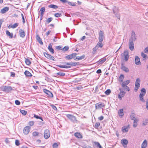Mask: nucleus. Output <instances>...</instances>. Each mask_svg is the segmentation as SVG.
<instances>
[{
	"label": "nucleus",
	"mask_w": 148,
	"mask_h": 148,
	"mask_svg": "<svg viewBox=\"0 0 148 148\" xmlns=\"http://www.w3.org/2000/svg\"><path fill=\"white\" fill-rule=\"evenodd\" d=\"M18 25L19 23H14L13 25L10 24L9 25L8 27L9 28H15L16 27L18 26Z\"/></svg>",
	"instance_id": "18"
},
{
	"label": "nucleus",
	"mask_w": 148,
	"mask_h": 148,
	"mask_svg": "<svg viewBox=\"0 0 148 148\" xmlns=\"http://www.w3.org/2000/svg\"><path fill=\"white\" fill-rule=\"evenodd\" d=\"M57 74L59 75L63 76L65 75V73L62 72H58L57 73Z\"/></svg>",
	"instance_id": "48"
},
{
	"label": "nucleus",
	"mask_w": 148,
	"mask_h": 148,
	"mask_svg": "<svg viewBox=\"0 0 148 148\" xmlns=\"http://www.w3.org/2000/svg\"><path fill=\"white\" fill-rule=\"evenodd\" d=\"M51 106L53 110H57V108L56 107V106H54L53 105H51Z\"/></svg>",
	"instance_id": "61"
},
{
	"label": "nucleus",
	"mask_w": 148,
	"mask_h": 148,
	"mask_svg": "<svg viewBox=\"0 0 148 148\" xmlns=\"http://www.w3.org/2000/svg\"><path fill=\"white\" fill-rule=\"evenodd\" d=\"M135 114H132L130 115V118L132 120H134L135 119Z\"/></svg>",
	"instance_id": "49"
},
{
	"label": "nucleus",
	"mask_w": 148,
	"mask_h": 148,
	"mask_svg": "<svg viewBox=\"0 0 148 148\" xmlns=\"http://www.w3.org/2000/svg\"><path fill=\"white\" fill-rule=\"evenodd\" d=\"M26 76L28 77H30L32 76V75L31 73L28 71H26L24 72Z\"/></svg>",
	"instance_id": "27"
},
{
	"label": "nucleus",
	"mask_w": 148,
	"mask_h": 148,
	"mask_svg": "<svg viewBox=\"0 0 148 148\" xmlns=\"http://www.w3.org/2000/svg\"><path fill=\"white\" fill-rule=\"evenodd\" d=\"M66 117L70 121L73 123L76 122L77 121L76 117L70 114H67L66 115Z\"/></svg>",
	"instance_id": "1"
},
{
	"label": "nucleus",
	"mask_w": 148,
	"mask_h": 148,
	"mask_svg": "<svg viewBox=\"0 0 148 148\" xmlns=\"http://www.w3.org/2000/svg\"><path fill=\"white\" fill-rule=\"evenodd\" d=\"M85 56L84 55H83L80 57L77 56V57H76V59H75V60H82V59H84L85 58Z\"/></svg>",
	"instance_id": "29"
},
{
	"label": "nucleus",
	"mask_w": 148,
	"mask_h": 148,
	"mask_svg": "<svg viewBox=\"0 0 148 148\" xmlns=\"http://www.w3.org/2000/svg\"><path fill=\"white\" fill-rule=\"evenodd\" d=\"M124 78V76L123 75L121 74L120 76L119 79V81L120 82H122L123 81Z\"/></svg>",
	"instance_id": "35"
},
{
	"label": "nucleus",
	"mask_w": 148,
	"mask_h": 148,
	"mask_svg": "<svg viewBox=\"0 0 148 148\" xmlns=\"http://www.w3.org/2000/svg\"><path fill=\"white\" fill-rule=\"evenodd\" d=\"M144 52L147 53L148 52V47H146L144 50Z\"/></svg>",
	"instance_id": "63"
},
{
	"label": "nucleus",
	"mask_w": 148,
	"mask_h": 148,
	"mask_svg": "<svg viewBox=\"0 0 148 148\" xmlns=\"http://www.w3.org/2000/svg\"><path fill=\"white\" fill-rule=\"evenodd\" d=\"M147 146V141L146 140H145L141 144V148H146Z\"/></svg>",
	"instance_id": "20"
},
{
	"label": "nucleus",
	"mask_w": 148,
	"mask_h": 148,
	"mask_svg": "<svg viewBox=\"0 0 148 148\" xmlns=\"http://www.w3.org/2000/svg\"><path fill=\"white\" fill-rule=\"evenodd\" d=\"M45 8L44 7H42L40 9V11L41 12L44 13L45 12Z\"/></svg>",
	"instance_id": "52"
},
{
	"label": "nucleus",
	"mask_w": 148,
	"mask_h": 148,
	"mask_svg": "<svg viewBox=\"0 0 148 148\" xmlns=\"http://www.w3.org/2000/svg\"><path fill=\"white\" fill-rule=\"evenodd\" d=\"M113 13L117 17V18L119 19L120 17V14L119 13H116L114 9H113Z\"/></svg>",
	"instance_id": "31"
},
{
	"label": "nucleus",
	"mask_w": 148,
	"mask_h": 148,
	"mask_svg": "<svg viewBox=\"0 0 148 148\" xmlns=\"http://www.w3.org/2000/svg\"><path fill=\"white\" fill-rule=\"evenodd\" d=\"M15 143L16 146H18L20 144L19 140H15Z\"/></svg>",
	"instance_id": "58"
},
{
	"label": "nucleus",
	"mask_w": 148,
	"mask_h": 148,
	"mask_svg": "<svg viewBox=\"0 0 148 148\" xmlns=\"http://www.w3.org/2000/svg\"><path fill=\"white\" fill-rule=\"evenodd\" d=\"M130 82V80H127L126 81L123 82L122 84V86L124 88Z\"/></svg>",
	"instance_id": "17"
},
{
	"label": "nucleus",
	"mask_w": 148,
	"mask_h": 148,
	"mask_svg": "<svg viewBox=\"0 0 148 148\" xmlns=\"http://www.w3.org/2000/svg\"><path fill=\"white\" fill-rule=\"evenodd\" d=\"M45 56L47 58L52 60H55V58L52 56L47 53H44Z\"/></svg>",
	"instance_id": "8"
},
{
	"label": "nucleus",
	"mask_w": 148,
	"mask_h": 148,
	"mask_svg": "<svg viewBox=\"0 0 148 148\" xmlns=\"http://www.w3.org/2000/svg\"><path fill=\"white\" fill-rule=\"evenodd\" d=\"M69 47L68 46H65L62 49V50L63 51H67L69 49Z\"/></svg>",
	"instance_id": "41"
},
{
	"label": "nucleus",
	"mask_w": 148,
	"mask_h": 148,
	"mask_svg": "<svg viewBox=\"0 0 148 148\" xmlns=\"http://www.w3.org/2000/svg\"><path fill=\"white\" fill-rule=\"evenodd\" d=\"M48 7L54 9H56L58 8V6L53 4H51L48 5Z\"/></svg>",
	"instance_id": "25"
},
{
	"label": "nucleus",
	"mask_w": 148,
	"mask_h": 148,
	"mask_svg": "<svg viewBox=\"0 0 148 148\" xmlns=\"http://www.w3.org/2000/svg\"><path fill=\"white\" fill-rule=\"evenodd\" d=\"M6 34L7 36H10L11 38L13 37V34L11 33L8 31L7 30L6 31Z\"/></svg>",
	"instance_id": "34"
},
{
	"label": "nucleus",
	"mask_w": 148,
	"mask_h": 148,
	"mask_svg": "<svg viewBox=\"0 0 148 148\" xmlns=\"http://www.w3.org/2000/svg\"><path fill=\"white\" fill-rule=\"evenodd\" d=\"M140 79L138 78L136 79V80L135 82V86L138 87H140Z\"/></svg>",
	"instance_id": "22"
},
{
	"label": "nucleus",
	"mask_w": 148,
	"mask_h": 148,
	"mask_svg": "<svg viewBox=\"0 0 148 148\" xmlns=\"http://www.w3.org/2000/svg\"><path fill=\"white\" fill-rule=\"evenodd\" d=\"M54 16H55L57 17H59L60 16H61V14L60 13H56L54 14Z\"/></svg>",
	"instance_id": "51"
},
{
	"label": "nucleus",
	"mask_w": 148,
	"mask_h": 148,
	"mask_svg": "<svg viewBox=\"0 0 148 148\" xmlns=\"http://www.w3.org/2000/svg\"><path fill=\"white\" fill-rule=\"evenodd\" d=\"M65 64L66 65H69V66H75L76 65H77L78 64V63L73 62H72L66 63Z\"/></svg>",
	"instance_id": "19"
},
{
	"label": "nucleus",
	"mask_w": 148,
	"mask_h": 148,
	"mask_svg": "<svg viewBox=\"0 0 148 148\" xmlns=\"http://www.w3.org/2000/svg\"><path fill=\"white\" fill-rule=\"evenodd\" d=\"M148 120L147 119H146L145 120V121H143V122L142 124L143 125H144V126L145 125H147V123H148Z\"/></svg>",
	"instance_id": "54"
},
{
	"label": "nucleus",
	"mask_w": 148,
	"mask_h": 148,
	"mask_svg": "<svg viewBox=\"0 0 148 148\" xmlns=\"http://www.w3.org/2000/svg\"><path fill=\"white\" fill-rule=\"evenodd\" d=\"M125 87V90L126 91H129L130 90V88L127 86H125V87Z\"/></svg>",
	"instance_id": "55"
},
{
	"label": "nucleus",
	"mask_w": 148,
	"mask_h": 148,
	"mask_svg": "<svg viewBox=\"0 0 148 148\" xmlns=\"http://www.w3.org/2000/svg\"><path fill=\"white\" fill-rule=\"evenodd\" d=\"M36 39L38 40V42L41 45H42L43 44V43L42 42L40 38V36H39V35H37L36 36Z\"/></svg>",
	"instance_id": "24"
},
{
	"label": "nucleus",
	"mask_w": 148,
	"mask_h": 148,
	"mask_svg": "<svg viewBox=\"0 0 148 148\" xmlns=\"http://www.w3.org/2000/svg\"><path fill=\"white\" fill-rule=\"evenodd\" d=\"M102 42H100V41H99V42L97 43V45H96V46L98 47L99 48V47L100 48H101L103 46V44L102 43Z\"/></svg>",
	"instance_id": "32"
},
{
	"label": "nucleus",
	"mask_w": 148,
	"mask_h": 148,
	"mask_svg": "<svg viewBox=\"0 0 148 148\" xmlns=\"http://www.w3.org/2000/svg\"><path fill=\"white\" fill-rule=\"evenodd\" d=\"M121 142L124 148H126L127 147V145L128 143V140L127 139H123L121 140Z\"/></svg>",
	"instance_id": "9"
},
{
	"label": "nucleus",
	"mask_w": 148,
	"mask_h": 148,
	"mask_svg": "<svg viewBox=\"0 0 148 148\" xmlns=\"http://www.w3.org/2000/svg\"><path fill=\"white\" fill-rule=\"evenodd\" d=\"M1 89L3 91L6 92L11 90L12 88L10 86H3L1 88Z\"/></svg>",
	"instance_id": "3"
},
{
	"label": "nucleus",
	"mask_w": 148,
	"mask_h": 148,
	"mask_svg": "<svg viewBox=\"0 0 148 148\" xmlns=\"http://www.w3.org/2000/svg\"><path fill=\"white\" fill-rule=\"evenodd\" d=\"M146 106L147 109L148 110V99L146 101Z\"/></svg>",
	"instance_id": "64"
},
{
	"label": "nucleus",
	"mask_w": 148,
	"mask_h": 148,
	"mask_svg": "<svg viewBox=\"0 0 148 148\" xmlns=\"http://www.w3.org/2000/svg\"><path fill=\"white\" fill-rule=\"evenodd\" d=\"M75 136L77 138H82V135L80 133L78 132L75 133L74 134Z\"/></svg>",
	"instance_id": "21"
},
{
	"label": "nucleus",
	"mask_w": 148,
	"mask_h": 148,
	"mask_svg": "<svg viewBox=\"0 0 148 148\" xmlns=\"http://www.w3.org/2000/svg\"><path fill=\"white\" fill-rule=\"evenodd\" d=\"M52 43H50L49 44L48 49L49 51L52 54L54 53V50L52 48Z\"/></svg>",
	"instance_id": "14"
},
{
	"label": "nucleus",
	"mask_w": 148,
	"mask_h": 148,
	"mask_svg": "<svg viewBox=\"0 0 148 148\" xmlns=\"http://www.w3.org/2000/svg\"><path fill=\"white\" fill-rule=\"evenodd\" d=\"M135 62L136 64V65H140L141 64L140 59L138 56H136L135 57Z\"/></svg>",
	"instance_id": "13"
},
{
	"label": "nucleus",
	"mask_w": 148,
	"mask_h": 148,
	"mask_svg": "<svg viewBox=\"0 0 148 148\" xmlns=\"http://www.w3.org/2000/svg\"><path fill=\"white\" fill-rule=\"evenodd\" d=\"M139 87H138L137 86H135V88H134V91L135 92H136L138 90V88H139Z\"/></svg>",
	"instance_id": "62"
},
{
	"label": "nucleus",
	"mask_w": 148,
	"mask_h": 148,
	"mask_svg": "<svg viewBox=\"0 0 148 148\" xmlns=\"http://www.w3.org/2000/svg\"><path fill=\"white\" fill-rule=\"evenodd\" d=\"M95 144L96 145L97 147L99 148H102L99 143L97 142H94Z\"/></svg>",
	"instance_id": "36"
},
{
	"label": "nucleus",
	"mask_w": 148,
	"mask_h": 148,
	"mask_svg": "<svg viewBox=\"0 0 148 148\" xmlns=\"http://www.w3.org/2000/svg\"><path fill=\"white\" fill-rule=\"evenodd\" d=\"M124 60L125 61H127L129 58V53L128 51H125L123 53Z\"/></svg>",
	"instance_id": "6"
},
{
	"label": "nucleus",
	"mask_w": 148,
	"mask_h": 148,
	"mask_svg": "<svg viewBox=\"0 0 148 148\" xmlns=\"http://www.w3.org/2000/svg\"><path fill=\"white\" fill-rule=\"evenodd\" d=\"M58 147V145L57 143H55L53 145V148H57Z\"/></svg>",
	"instance_id": "53"
},
{
	"label": "nucleus",
	"mask_w": 148,
	"mask_h": 148,
	"mask_svg": "<svg viewBox=\"0 0 148 148\" xmlns=\"http://www.w3.org/2000/svg\"><path fill=\"white\" fill-rule=\"evenodd\" d=\"M136 37L134 32L132 31V39L131 40H133L135 41L136 39Z\"/></svg>",
	"instance_id": "23"
},
{
	"label": "nucleus",
	"mask_w": 148,
	"mask_h": 148,
	"mask_svg": "<svg viewBox=\"0 0 148 148\" xmlns=\"http://www.w3.org/2000/svg\"><path fill=\"white\" fill-rule=\"evenodd\" d=\"M145 93H140L139 96L140 100L143 102H145V101L143 97L145 95Z\"/></svg>",
	"instance_id": "16"
},
{
	"label": "nucleus",
	"mask_w": 148,
	"mask_h": 148,
	"mask_svg": "<svg viewBox=\"0 0 148 148\" xmlns=\"http://www.w3.org/2000/svg\"><path fill=\"white\" fill-rule=\"evenodd\" d=\"M82 147L83 148H92L91 146L86 144L84 145Z\"/></svg>",
	"instance_id": "44"
},
{
	"label": "nucleus",
	"mask_w": 148,
	"mask_h": 148,
	"mask_svg": "<svg viewBox=\"0 0 148 148\" xmlns=\"http://www.w3.org/2000/svg\"><path fill=\"white\" fill-rule=\"evenodd\" d=\"M20 112L24 115H25L27 113V112L24 110H20Z\"/></svg>",
	"instance_id": "45"
},
{
	"label": "nucleus",
	"mask_w": 148,
	"mask_h": 148,
	"mask_svg": "<svg viewBox=\"0 0 148 148\" xmlns=\"http://www.w3.org/2000/svg\"><path fill=\"white\" fill-rule=\"evenodd\" d=\"M68 3V4L71 5H72L73 6H75L76 5V4L75 3H72L70 2H69L68 1V2H67Z\"/></svg>",
	"instance_id": "50"
},
{
	"label": "nucleus",
	"mask_w": 148,
	"mask_h": 148,
	"mask_svg": "<svg viewBox=\"0 0 148 148\" xmlns=\"http://www.w3.org/2000/svg\"><path fill=\"white\" fill-rule=\"evenodd\" d=\"M119 114L120 116H122L124 115L123 110L122 109H120L119 111Z\"/></svg>",
	"instance_id": "28"
},
{
	"label": "nucleus",
	"mask_w": 148,
	"mask_h": 148,
	"mask_svg": "<svg viewBox=\"0 0 148 148\" xmlns=\"http://www.w3.org/2000/svg\"><path fill=\"white\" fill-rule=\"evenodd\" d=\"M105 105L103 103H97L95 104V108L96 109H99L101 108L104 107Z\"/></svg>",
	"instance_id": "11"
},
{
	"label": "nucleus",
	"mask_w": 148,
	"mask_h": 148,
	"mask_svg": "<svg viewBox=\"0 0 148 148\" xmlns=\"http://www.w3.org/2000/svg\"><path fill=\"white\" fill-rule=\"evenodd\" d=\"M19 33L20 36L22 38H23L25 37V33L23 30L20 29L19 31Z\"/></svg>",
	"instance_id": "12"
},
{
	"label": "nucleus",
	"mask_w": 148,
	"mask_h": 148,
	"mask_svg": "<svg viewBox=\"0 0 148 148\" xmlns=\"http://www.w3.org/2000/svg\"><path fill=\"white\" fill-rule=\"evenodd\" d=\"M106 60V58L101 59L97 62L98 63L101 64L104 62Z\"/></svg>",
	"instance_id": "33"
},
{
	"label": "nucleus",
	"mask_w": 148,
	"mask_h": 148,
	"mask_svg": "<svg viewBox=\"0 0 148 148\" xmlns=\"http://www.w3.org/2000/svg\"><path fill=\"white\" fill-rule=\"evenodd\" d=\"M30 127L29 126H26L24 127L23 129V133L25 135L27 134L30 131Z\"/></svg>",
	"instance_id": "5"
},
{
	"label": "nucleus",
	"mask_w": 148,
	"mask_h": 148,
	"mask_svg": "<svg viewBox=\"0 0 148 148\" xmlns=\"http://www.w3.org/2000/svg\"><path fill=\"white\" fill-rule=\"evenodd\" d=\"M104 38V33L102 31L100 30L99 32V41L102 42Z\"/></svg>",
	"instance_id": "4"
},
{
	"label": "nucleus",
	"mask_w": 148,
	"mask_h": 148,
	"mask_svg": "<svg viewBox=\"0 0 148 148\" xmlns=\"http://www.w3.org/2000/svg\"><path fill=\"white\" fill-rule=\"evenodd\" d=\"M141 56L142 57H143V60L146 59L147 58V56L145 54H144L143 52H141Z\"/></svg>",
	"instance_id": "37"
},
{
	"label": "nucleus",
	"mask_w": 148,
	"mask_h": 148,
	"mask_svg": "<svg viewBox=\"0 0 148 148\" xmlns=\"http://www.w3.org/2000/svg\"><path fill=\"white\" fill-rule=\"evenodd\" d=\"M121 69L126 73H128L129 71V69L128 68L125 66L123 63L121 64Z\"/></svg>",
	"instance_id": "10"
},
{
	"label": "nucleus",
	"mask_w": 148,
	"mask_h": 148,
	"mask_svg": "<svg viewBox=\"0 0 148 148\" xmlns=\"http://www.w3.org/2000/svg\"><path fill=\"white\" fill-rule=\"evenodd\" d=\"M53 18L51 17H50L48 18L46 21V23L47 24L49 23L50 22H51Z\"/></svg>",
	"instance_id": "39"
},
{
	"label": "nucleus",
	"mask_w": 148,
	"mask_h": 148,
	"mask_svg": "<svg viewBox=\"0 0 148 148\" xmlns=\"http://www.w3.org/2000/svg\"><path fill=\"white\" fill-rule=\"evenodd\" d=\"M46 96L49 97H53V95L52 93H45Z\"/></svg>",
	"instance_id": "43"
},
{
	"label": "nucleus",
	"mask_w": 148,
	"mask_h": 148,
	"mask_svg": "<svg viewBox=\"0 0 148 148\" xmlns=\"http://www.w3.org/2000/svg\"><path fill=\"white\" fill-rule=\"evenodd\" d=\"M25 62L27 65H29L31 64V62L28 59H25Z\"/></svg>",
	"instance_id": "40"
},
{
	"label": "nucleus",
	"mask_w": 148,
	"mask_h": 148,
	"mask_svg": "<svg viewBox=\"0 0 148 148\" xmlns=\"http://www.w3.org/2000/svg\"><path fill=\"white\" fill-rule=\"evenodd\" d=\"M65 58L68 60L72 59L71 54L66 56Z\"/></svg>",
	"instance_id": "46"
},
{
	"label": "nucleus",
	"mask_w": 148,
	"mask_h": 148,
	"mask_svg": "<svg viewBox=\"0 0 148 148\" xmlns=\"http://www.w3.org/2000/svg\"><path fill=\"white\" fill-rule=\"evenodd\" d=\"M58 66L61 68H66V69H68V68H69L71 67V66H66V65L63 66V65H58Z\"/></svg>",
	"instance_id": "30"
},
{
	"label": "nucleus",
	"mask_w": 148,
	"mask_h": 148,
	"mask_svg": "<svg viewBox=\"0 0 148 148\" xmlns=\"http://www.w3.org/2000/svg\"><path fill=\"white\" fill-rule=\"evenodd\" d=\"M127 127H122V131L123 132H128V130H127Z\"/></svg>",
	"instance_id": "47"
},
{
	"label": "nucleus",
	"mask_w": 148,
	"mask_h": 148,
	"mask_svg": "<svg viewBox=\"0 0 148 148\" xmlns=\"http://www.w3.org/2000/svg\"><path fill=\"white\" fill-rule=\"evenodd\" d=\"M71 56H72V58H73L74 57H75L77 55V53H72L71 54Z\"/></svg>",
	"instance_id": "60"
},
{
	"label": "nucleus",
	"mask_w": 148,
	"mask_h": 148,
	"mask_svg": "<svg viewBox=\"0 0 148 148\" xmlns=\"http://www.w3.org/2000/svg\"><path fill=\"white\" fill-rule=\"evenodd\" d=\"M9 10V8L8 7H6L2 9L0 11V12L3 14L6 13Z\"/></svg>",
	"instance_id": "15"
},
{
	"label": "nucleus",
	"mask_w": 148,
	"mask_h": 148,
	"mask_svg": "<svg viewBox=\"0 0 148 148\" xmlns=\"http://www.w3.org/2000/svg\"><path fill=\"white\" fill-rule=\"evenodd\" d=\"M39 133L37 132H34L32 133V135L33 136L35 137L39 135Z\"/></svg>",
	"instance_id": "38"
},
{
	"label": "nucleus",
	"mask_w": 148,
	"mask_h": 148,
	"mask_svg": "<svg viewBox=\"0 0 148 148\" xmlns=\"http://www.w3.org/2000/svg\"><path fill=\"white\" fill-rule=\"evenodd\" d=\"M34 117L36 118V119H41L42 121H43L42 119V117L39 116H38L36 115L35 114H34Z\"/></svg>",
	"instance_id": "42"
},
{
	"label": "nucleus",
	"mask_w": 148,
	"mask_h": 148,
	"mask_svg": "<svg viewBox=\"0 0 148 148\" xmlns=\"http://www.w3.org/2000/svg\"><path fill=\"white\" fill-rule=\"evenodd\" d=\"M15 102V104L17 105H19L20 104V102L18 100H16Z\"/></svg>",
	"instance_id": "57"
},
{
	"label": "nucleus",
	"mask_w": 148,
	"mask_h": 148,
	"mask_svg": "<svg viewBox=\"0 0 148 148\" xmlns=\"http://www.w3.org/2000/svg\"><path fill=\"white\" fill-rule=\"evenodd\" d=\"M125 93H119L118 95V98L120 100H121L122 98L125 95Z\"/></svg>",
	"instance_id": "26"
},
{
	"label": "nucleus",
	"mask_w": 148,
	"mask_h": 148,
	"mask_svg": "<svg viewBox=\"0 0 148 148\" xmlns=\"http://www.w3.org/2000/svg\"><path fill=\"white\" fill-rule=\"evenodd\" d=\"M44 136L45 139H48L50 136V133L49 130L46 129L44 131Z\"/></svg>",
	"instance_id": "2"
},
{
	"label": "nucleus",
	"mask_w": 148,
	"mask_h": 148,
	"mask_svg": "<svg viewBox=\"0 0 148 148\" xmlns=\"http://www.w3.org/2000/svg\"><path fill=\"white\" fill-rule=\"evenodd\" d=\"M34 124V122L33 121H30L29 122V124L31 126H32Z\"/></svg>",
	"instance_id": "56"
},
{
	"label": "nucleus",
	"mask_w": 148,
	"mask_h": 148,
	"mask_svg": "<svg viewBox=\"0 0 148 148\" xmlns=\"http://www.w3.org/2000/svg\"><path fill=\"white\" fill-rule=\"evenodd\" d=\"M56 48L58 50H62V47L60 46H58L56 47Z\"/></svg>",
	"instance_id": "59"
},
{
	"label": "nucleus",
	"mask_w": 148,
	"mask_h": 148,
	"mask_svg": "<svg viewBox=\"0 0 148 148\" xmlns=\"http://www.w3.org/2000/svg\"><path fill=\"white\" fill-rule=\"evenodd\" d=\"M129 47L131 51H132L134 49V45L133 40L130 39L129 41Z\"/></svg>",
	"instance_id": "7"
}]
</instances>
